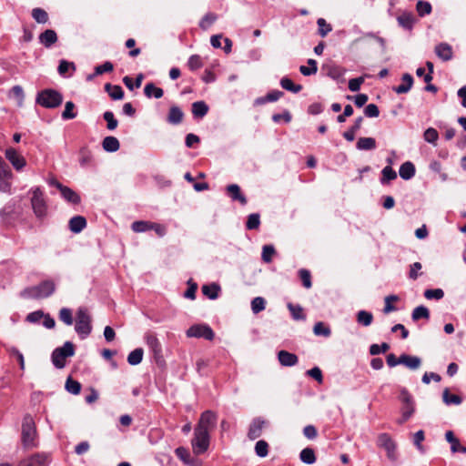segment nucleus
I'll list each match as a JSON object with an SVG mask.
<instances>
[{
	"label": "nucleus",
	"instance_id": "f257e3e1",
	"mask_svg": "<svg viewBox=\"0 0 466 466\" xmlns=\"http://www.w3.org/2000/svg\"><path fill=\"white\" fill-rule=\"evenodd\" d=\"M56 290V285L52 280H44L36 286L25 289L21 296L25 299H39L51 296Z\"/></svg>",
	"mask_w": 466,
	"mask_h": 466
},
{
	"label": "nucleus",
	"instance_id": "f03ea898",
	"mask_svg": "<svg viewBox=\"0 0 466 466\" xmlns=\"http://www.w3.org/2000/svg\"><path fill=\"white\" fill-rule=\"evenodd\" d=\"M75 330L82 339L92 332V318L85 307L78 308L76 311Z\"/></svg>",
	"mask_w": 466,
	"mask_h": 466
},
{
	"label": "nucleus",
	"instance_id": "7ed1b4c3",
	"mask_svg": "<svg viewBox=\"0 0 466 466\" xmlns=\"http://www.w3.org/2000/svg\"><path fill=\"white\" fill-rule=\"evenodd\" d=\"M36 428L33 417L29 414L25 415L22 422V443L24 447H36Z\"/></svg>",
	"mask_w": 466,
	"mask_h": 466
},
{
	"label": "nucleus",
	"instance_id": "20e7f679",
	"mask_svg": "<svg viewBox=\"0 0 466 466\" xmlns=\"http://www.w3.org/2000/svg\"><path fill=\"white\" fill-rule=\"evenodd\" d=\"M62 102V94L55 89H44L36 96V103L46 108H56Z\"/></svg>",
	"mask_w": 466,
	"mask_h": 466
},
{
	"label": "nucleus",
	"instance_id": "39448f33",
	"mask_svg": "<svg viewBox=\"0 0 466 466\" xmlns=\"http://www.w3.org/2000/svg\"><path fill=\"white\" fill-rule=\"evenodd\" d=\"M75 354V345L71 341H66L62 347L53 350L51 359L52 363L57 369H63L66 366V359Z\"/></svg>",
	"mask_w": 466,
	"mask_h": 466
},
{
	"label": "nucleus",
	"instance_id": "423d86ee",
	"mask_svg": "<svg viewBox=\"0 0 466 466\" xmlns=\"http://www.w3.org/2000/svg\"><path fill=\"white\" fill-rule=\"evenodd\" d=\"M31 205L35 217L39 219L44 218L47 213V206L44 198V193L39 187L32 189Z\"/></svg>",
	"mask_w": 466,
	"mask_h": 466
},
{
	"label": "nucleus",
	"instance_id": "0eeeda50",
	"mask_svg": "<svg viewBox=\"0 0 466 466\" xmlns=\"http://www.w3.org/2000/svg\"><path fill=\"white\" fill-rule=\"evenodd\" d=\"M209 446V433L207 430L195 429L192 440L193 451L196 454L204 453Z\"/></svg>",
	"mask_w": 466,
	"mask_h": 466
},
{
	"label": "nucleus",
	"instance_id": "6e6552de",
	"mask_svg": "<svg viewBox=\"0 0 466 466\" xmlns=\"http://www.w3.org/2000/svg\"><path fill=\"white\" fill-rule=\"evenodd\" d=\"M188 338H204L212 340L215 337L213 329L206 324H196L191 326L186 332Z\"/></svg>",
	"mask_w": 466,
	"mask_h": 466
},
{
	"label": "nucleus",
	"instance_id": "1a4fd4ad",
	"mask_svg": "<svg viewBox=\"0 0 466 466\" xmlns=\"http://www.w3.org/2000/svg\"><path fill=\"white\" fill-rule=\"evenodd\" d=\"M5 155L6 159L12 164V166L16 170L19 171L25 167L26 161L25 157L22 155H20L15 148H7L5 152Z\"/></svg>",
	"mask_w": 466,
	"mask_h": 466
},
{
	"label": "nucleus",
	"instance_id": "9d476101",
	"mask_svg": "<svg viewBox=\"0 0 466 466\" xmlns=\"http://www.w3.org/2000/svg\"><path fill=\"white\" fill-rule=\"evenodd\" d=\"M50 462L49 455L44 452H38L30 458L21 461L22 466H48Z\"/></svg>",
	"mask_w": 466,
	"mask_h": 466
},
{
	"label": "nucleus",
	"instance_id": "9b49d317",
	"mask_svg": "<svg viewBox=\"0 0 466 466\" xmlns=\"http://www.w3.org/2000/svg\"><path fill=\"white\" fill-rule=\"evenodd\" d=\"M322 70L325 71L326 75L328 76H329L330 78L337 80V81H339V80H341V82L344 81L343 76L346 72L345 68H343L339 66H337L335 64H327V65H323Z\"/></svg>",
	"mask_w": 466,
	"mask_h": 466
},
{
	"label": "nucleus",
	"instance_id": "f8f14e48",
	"mask_svg": "<svg viewBox=\"0 0 466 466\" xmlns=\"http://www.w3.org/2000/svg\"><path fill=\"white\" fill-rule=\"evenodd\" d=\"M397 22L404 30L411 31L417 19L411 12H402L397 16Z\"/></svg>",
	"mask_w": 466,
	"mask_h": 466
},
{
	"label": "nucleus",
	"instance_id": "ddd939ff",
	"mask_svg": "<svg viewBox=\"0 0 466 466\" xmlns=\"http://www.w3.org/2000/svg\"><path fill=\"white\" fill-rule=\"evenodd\" d=\"M217 417L211 410L204 411L199 419L198 424L195 429L207 430L208 431L209 427H213L216 424Z\"/></svg>",
	"mask_w": 466,
	"mask_h": 466
},
{
	"label": "nucleus",
	"instance_id": "4468645a",
	"mask_svg": "<svg viewBox=\"0 0 466 466\" xmlns=\"http://www.w3.org/2000/svg\"><path fill=\"white\" fill-rule=\"evenodd\" d=\"M267 421L261 418H255L248 429V436L250 440H256L260 437L262 429L266 425Z\"/></svg>",
	"mask_w": 466,
	"mask_h": 466
},
{
	"label": "nucleus",
	"instance_id": "2eb2a0df",
	"mask_svg": "<svg viewBox=\"0 0 466 466\" xmlns=\"http://www.w3.org/2000/svg\"><path fill=\"white\" fill-rule=\"evenodd\" d=\"M78 161L82 167L95 166V159L92 151L87 147H82L78 152Z\"/></svg>",
	"mask_w": 466,
	"mask_h": 466
},
{
	"label": "nucleus",
	"instance_id": "dca6fc26",
	"mask_svg": "<svg viewBox=\"0 0 466 466\" xmlns=\"http://www.w3.org/2000/svg\"><path fill=\"white\" fill-rule=\"evenodd\" d=\"M436 56L442 61H450L453 56V51L448 43H441L435 46Z\"/></svg>",
	"mask_w": 466,
	"mask_h": 466
},
{
	"label": "nucleus",
	"instance_id": "f3484780",
	"mask_svg": "<svg viewBox=\"0 0 466 466\" xmlns=\"http://www.w3.org/2000/svg\"><path fill=\"white\" fill-rule=\"evenodd\" d=\"M278 360L284 367H292L299 362L298 356L287 350H279L278 352Z\"/></svg>",
	"mask_w": 466,
	"mask_h": 466
},
{
	"label": "nucleus",
	"instance_id": "a211bd4d",
	"mask_svg": "<svg viewBox=\"0 0 466 466\" xmlns=\"http://www.w3.org/2000/svg\"><path fill=\"white\" fill-rule=\"evenodd\" d=\"M226 190L232 200L238 201L243 206L247 204V198L242 194L238 185L230 184L226 187Z\"/></svg>",
	"mask_w": 466,
	"mask_h": 466
},
{
	"label": "nucleus",
	"instance_id": "6ab92c4d",
	"mask_svg": "<svg viewBox=\"0 0 466 466\" xmlns=\"http://www.w3.org/2000/svg\"><path fill=\"white\" fill-rule=\"evenodd\" d=\"M39 42L46 47L50 48L57 42V35L53 29H46L39 35Z\"/></svg>",
	"mask_w": 466,
	"mask_h": 466
},
{
	"label": "nucleus",
	"instance_id": "aec40b11",
	"mask_svg": "<svg viewBox=\"0 0 466 466\" xmlns=\"http://www.w3.org/2000/svg\"><path fill=\"white\" fill-rule=\"evenodd\" d=\"M145 341L149 349L153 351V353L157 356L161 354L162 347L156 334L153 332H147L145 334Z\"/></svg>",
	"mask_w": 466,
	"mask_h": 466
},
{
	"label": "nucleus",
	"instance_id": "412c9836",
	"mask_svg": "<svg viewBox=\"0 0 466 466\" xmlns=\"http://www.w3.org/2000/svg\"><path fill=\"white\" fill-rule=\"evenodd\" d=\"M445 439H446V441L449 443H451V452H453V453H456V452L466 453V447L462 446L460 443L459 439L455 437L453 431H446Z\"/></svg>",
	"mask_w": 466,
	"mask_h": 466
},
{
	"label": "nucleus",
	"instance_id": "4be33fe9",
	"mask_svg": "<svg viewBox=\"0 0 466 466\" xmlns=\"http://www.w3.org/2000/svg\"><path fill=\"white\" fill-rule=\"evenodd\" d=\"M400 364L406 366L410 370H417L421 365V360L420 358L417 356H411L408 354H401L400 356Z\"/></svg>",
	"mask_w": 466,
	"mask_h": 466
},
{
	"label": "nucleus",
	"instance_id": "5701e85b",
	"mask_svg": "<svg viewBox=\"0 0 466 466\" xmlns=\"http://www.w3.org/2000/svg\"><path fill=\"white\" fill-rule=\"evenodd\" d=\"M184 113L177 106H172L169 108L167 121L171 125H178L183 121Z\"/></svg>",
	"mask_w": 466,
	"mask_h": 466
},
{
	"label": "nucleus",
	"instance_id": "b1692460",
	"mask_svg": "<svg viewBox=\"0 0 466 466\" xmlns=\"http://www.w3.org/2000/svg\"><path fill=\"white\" fill-rule=\"evenodd\" d=\"M86 227V219L83 216H75L70 218L68 228L73 233H80Z\"/></svg>",
	"mask_w": 466,
	"mask_h": 466
},
{
	"label": "nucleus",
	"instance_id": "393cba45",
	"mask_svg": "<svg viewBox=\"0 0 466 466\" xmlns=\"http://www.w3.org/2000/svg\"><path fill=\"white\" fill-rule=\"evenodd\" d=\"M401 80H402V84L401 85L393 87V90L397 94L408 93L410 90V88H411V86L413 85V77L409 73L403 74L402 77H401Z\"/></svg>",
	"mask_w": 466,
	"mask_h": 466
},
{
	"label": "nucleus",
	"instance_id": "a878e982",
	"mask_svg": "<svg viewBox=\"0 0 466 466\" xmlns=\"http://www.w3.org/2000/svg\"><path fill=\"white\" fill-rule=\"evenodd\" d=\"M415 166L410 161L404 162L399 170L400 177L404 180H409L415 176Z\"/></svg>",
	"mask_w": 466,
	"mask_h": 466
},
{
	"label": "nucleus",
	"instance_id": "bb28decb",
	"mask_svg": "<svg viewBox=\"0 0 466 466\" xmlns=\"http://www.w3.org/2000/svg\"><path fill=\"white\" fill-rule=\"evenodd\" d=\"M102 147L105 151L113 153L119 149L120 143L116 137L108 136L103 139Z\"/></svg>",
	"mask_w": 466,
	"mask_h": 466
},
{
	"label": "nucleus",
	"instance_id": "cd10ccee",
	"mask_svg": "<svg viewBox=\"0 0 466 466\" xmlns=\"http://www.w3.org/2000/svg\"><path fill=\"white\" fill-rule=\"evenodd\" d=\"M62 197L68 202L72 203V204H79L80 201H81V198L80 196L76 192L74 191L72 188L65 186L64 187L61 188V191H60Z\"/></svg>",
	"mask_w": 466,
	"mask_h": 466
},
{
	"label": "nucleus",
	"instance_id": "c85d7f7f",
	"mask_svg": "<svg viewBox=\"0 0 466 466\" xmlns=\"http://www.w3.org/2000/svg\"><path fill=\"white\" fill-rule=\"evenodd\" d=\"M208 112V106L204 101H197L192 104V114L195 118H202Z\"/></svg>",
	"mask_w": 466,
	"mask_h": 466
},
{
	"label": "nucleus",
	"instance_id": "c756f323",
	"mask_svg": "<svg viewBox=\"0 0 466 466\" xmlns=\"http://www.w3.org/2000/svg\"><path fill=\"white\" fill-rule=\"evenodd\" d=\"M105 90L113 100H120L124 97V91L120 86L106 83L105 85Z\"/></svg>",
	"mask_w": 466,
	"mask_h": 466
},
{
	"label": "nucleus",
	"instance_id": "7c9ffc66",
	"mask_svg": "<svg viewBox=\"0 0 466 466\" xmlns=\"http://www.w3.org/2000/svg\"><path fill=\"white\" fill-rule=\"evenodd\" d=\"M220 287L217 283L204 285L202 287V293L209 299H216L218 298Z\"/></svg>",
	"mask_w": 466,
	"mask_h": 466
},
{
	"label": "nucleus",
	"instance_id": "2f4dec72",
	"mask_svg": "<svg viewBox=\"0 0 466 466\" xmlns=\"http://www.w3.org/2000/svg\"><path fill=\"white\" fill-rule=\"evenodd\" d=\"M113 69H114L113 64L109 61H106L102 65L96 66L95 67L94 74L88 75L86 79L88 81H91L95 76L102 75L104 73H109V72L113 71Z\"/></svg>",
	"mask_w": 466,
	"mask_h": 466
},
{
	"label": "nucleus",
	"instance_id": "473e14b6",
	"mask_svg": "<svg viewBox=\"0 0 466 466\" xmlns=\"http://www.w3.org/2000/svg\"><path fill=\"white\" fill-rule=\"evenodd\" d=\"M378 445L383 448L386 451H390V449L396 448L395 442L387 433H381L379 435Z\"/></svg>",
	"mask_w": 466,
	"mask_h": 466
},
{
	"label": "nucleus",
	"instance_id": "72a5a7b5",
	"mask_svg": "<svg viewBox=\"0 0 466 466\" xmlns=\"http://www.w3.org/2000/svg\"><path fill=\"white\" fill-rule=\"evenodd\" d=\"M356 147L359 150H372L376 148V140L373 137H360Z\"/></svg>",
	"mask_w": 466,
	"mask_h": 466
},
{
	"label": "nucleus",
	"instance_id": "f704fd0d",
	"mask_svg": "<svg viewBox=\"0 0 466 466\" xmlns=\"http://www.w3.org/2000/svg\"><path fill=\"white\" fill-rule=\"evenodd\" d=\"M144 93L147 97L154 96L160 98L164 95V91L160 87H157L153 83H147L144 87Z\"/></svg>",
	"mask_w": 466,
	"mask_h": 466
},
{
	"label": "nucleus",
	"instance_id": "c9c22d12",
	"mask_svg": "<svg viewBox=\"0 0 466 466\" xmlns=\"http://www.w3.org/2000/svg\"><path fill=\"white\" fill-rule=\"evenodd\" d=\"M144 350L142 348H137L134 350H132L128 356H127V362L132 365L136 366L141 363L143 360Z\"/></svg>",
	"mask_w": 466,
	"mask_h": 466
},
{
	"label": "nucleus",
	"instance_id": "e433bc0d",
	"mask_svg": "<svg viewBox=\"0 0 466 466\" xmlns=\"http://www.w3.org/2000/svg\"><path fill=\"white\" fill-rule=\"evenodd\" d=\"M442 400L446 405H460L462 402V399L459 395L451 394L448 388L443 390Z\"/></svg>",
	"mask_w": 466,
	"mask_h": 466
},
{
	"label": "nucleus",
	"instance_id": "4c0bfd02",
	"mask_svg": "<svg viewBox=\"0 0 466 466\" xmlns=\"http://www.w3.org/2000/svg\"><path fill=\"white\" fill-rule=\"evenodd\" d=\"M280 86L282 88L288 90V91H290L294 94H297L299 92H300L302 90V86L301 85H296L293 83V81L285 76V77H282L281 80H280Z\"/></svg>",
	"mask_w": 466,
	"mask_h": 466
},
{
	"label": "nucleus",
	"instance_id": "58836bf2",
	"mask_svg": "<svg viewBox=\"0 0 466 466\" xmlns=\"http://www.w3.org/2000/svg\"><path fill=\"white\" fill-rule=\"evenodd\" d=\"M373 321V315L367 310H360L357 313V322L364 327L370 326Z\"/></svg>",
	"mask_w": 466,
	"mask_h": 466
},
{
	"label": "nucleus",
	"instance_id": "ea45409f",
	"mask_svg": "<svg viewBox=\"0 0 466 466\" xmlns=\"http://www.w3.org/2000/svg\"><path fill=\"white\" fill-rule=\"evenodd\" d=\"M300 460L306 464H313L316 461L315 451L312 448H305L300 451Z\"/></svg>",
	"mask_w": 466,
	"mask_h": 466
},
{
	"label": "nucleus",
	"instance_id": "a19ab883",
	"mask_svg": "<svg viewBox=\"0 0 466 466\" xmlns=\"http://www.w3.org/2000/svg\"><path fill=\"white\" fill-rule=\"evenodd\" d=\"M288 309L290 311L292 318L296 320H304L306 319V315L303 311V309L300 305H294L292 303L288 304Z\"/></svg>",
	"mask_w": 466,
	"mask_h": 466
},
{
	"label": "nucleus",
	"instance_id": "79ce46f5",
	"mask_svg": "<svg viewBox=\"0 0 466 466\" xmlns=\"http://www.w3.org/2000/svg\"><path fill=\"white\" fill-rule=\"evenodd\" d=\"M411 318L414 321L419 320L420 319H429L430 311L425 306H418L413 309Z\"/></svg>",
	"mask_w": 466,
	"mask_h": 466
},
{
	"label": "nucleus",
	"instance_id": "37998d69",
	"mask_svg": "<svg viewBox=\"0 0 466 466\" xmlns=\"http://www.w3.org/2000/svg\"><path fill=\"white\" fill-rule=\"evenodd\" d=\"M32 17L38 24H46L48 21V14L40 7H35L32 10Z\"/></svg>",
	"mask_w": 466,
	"mask_h": 466
},
{
	"label": "nucleus",
	"instance_id": "c03bdc74",
	"mask_svg": "<svg viewBox=\"0 0 466 466\" xmlns=\"http://www.w3.org/2000/svg\"><path fill=\"white\" fill-rule=\"evenodd\" d=\"M308 65L309 66H300V73L306 76L315 75L318 71L317 61L310 58L308 60Z\"/></svg>",
	"mask_w": 466,
	"mask_h": 466
},
{
	"label": "nucleus",
	"instance_id": "a18cd8bd",
	"mask_svg": "<svg viewBox=\"0 0 466 466\" xmlns=\"http://www.w3.org/2000/svg\"><path fill=\"white\" fill-rule=\"evenodd\" d=\"M381 174H382V177L380 178L381 184H387L390 180H393L397 177L396 171L390 166L385 167L382 169Z\"/></svg>",
	"mask_w": 466,
	"mask_h": 466
},
{
	"label": "nucleus",
	"instance_id": "49530a36",
	"mask_svg": "<svg viewBox=\"0 0 466 466\" xmlns=\"http://www.w3.org/2000/svg\"><path fill=\"white\" fill-rule=\"evenodd\" d=\"M151 226L152 222L150 221L138 220L132 223L131 228L134 232L141 233L151 230Z\"/></svg>",
	"mask_w": 466,
	"mask_h": 466
},
{
	"label": "nucleus",
	"instance_id": "de8ad7c7",
	"mask_svg": "<svg viewBox=\"0 0 466 466\" xmlns=\"http://www.w3.org/2000/svg\"><path fill=\"white\" fill-rule=\"evenodd\" d=\"M423 138L426 142L436 146L439 139V133L435 128L429 127L424 131Z\"/></svg>",
	"mask_w": 466,
	"mask_h": 466
},
{
	"label": "nucleus",
	"instance_id": "09e8293b",
	"mask_svg": "<svg viewBox=\"0 0 466 466\" xmlns=\"http://www.w3.org/2000/svg\"><path fill=\"white\" fill-rule=\"evenodd\" d=\"M75 108V104L72 101H67L65 105V110L62 113V118L64 120L74 119L76 116Z\"/></svg>",
	"mask_w": 466,
	"mask_h": 466
},
{
	"label": "nucleus",
	"instance_id": "8fccbe9b",
	"mask_svg": "<svg viewBox=\"0 0 466 466\" xmlns=\"http://www.w3.org/2000/svg\"><path fill=\"white\" fill-rule=\"evenodd\" d=\"M313 332L316 336H323L326 338L329 337L331 334L330 329L321 321L314 325Z\"/></svg>",
	"mask_w": 466,
	"mask_h": 466
},
{
	"label": "nucleus",
	"instance_id": "3c124183",
	"mask_svg": "<svg viewBox=\"0 0 466 466\" xmlns=\"http://www.w3.org/2000/svg\"><path fill=\"white\" fill-rule=\"evenodd\" d=\"M399 297L397 295H389L384 299L385 306L383 308V313L389 314L392 311L397 310V308L392 304V302L398 301Z\"/></svg>",
	"mask_w": 466,
	"mask_h": 466
},
{
	"label": "nucleus",
	"instance_id": "603ef678",
	"mask_svg": "<svg viewBox=\"0 0 466 466\" xmlns=\"http://www.w3.org/2000/svg\"><path fill=\"white\" fill-rule=\"evenodd\" d=\"M260 225V217L258 213L250 214L248 217L247 222H246V228L248 230L258 229Z\"/></svg>",
	"mask_w": 466,
	"mask_h": 466
},
{
	"label": "nucleus",
	"instance_id": "864d4df0",
	"mask_svg": "<svg viewBox=\"0 0 466 466\" xmlns=\"http://www.w3.org/2000/svg\"><path fill=\"white\" fill-rule=\"evenodd\" d=\"M416 10L420 16H424L431 13V5L429 2L420 0L416 4Z\"/></svg>",
	"mask_w": 466,
	"mask_h": 466
},
{
	"label": "nucleus",
	"instance_id": "5fc2aeb1",
	"mask_svg": "<svg viewBox=\"0 0 466 466\" xmlns=\"http://www.w3.org/2000/svg\"><path fill=\"white\" fill-rule=\"evenodd\" d=\"M65 387L68 392L74 395H77L81 390V384L70 377L66 380Z\"/></svg>",
	"mask_w": 466,
	"mask_h": 466
},
{
	"label": "nucleus",
	"instance_id": "6e6d98bb",
	"mask_svg": "<svg viewBox=\"0 0 466 466\" xmlns=\"http://www.w3.org/2000/svg\"><path fill=\"white\" fill-rule=\"evenodd\" d=\"M218 16L214 13L206 14L199 23V26L203 30H207L216 20Z\"/></svg>",
	"mask_w": 466,
	"mask_h": 466
},
{
	"label": "nucleus",
	"instance_id": "4d7b16f0",
	"mask_svg": "<svg viewBox=\"0 0 466 466\" xmlns=\"http://www.w3.org/2000/svg\"><path fill=\"white\" fill-rule=\"evenodd\" d=\"M103 118L106 122L107 129L114 130V129L116 128V127L118 125V121L115 118V116H114L113 112L106 111L103 114Z\"/></svg>",
	"mask_w": 466,
	"mask_h": 466
},
{
	"label": "nucleus",
	"instance_id": "13d9d810",
	"mask_svg": "<svg viewBox=\"0 0 466 466\" xmlns=\"http://www.w3.org/2000/svg\"><path fill=\"white\" fill-rule=\"evenodd\" d=\"M59 319L63 321L66 325L70 326L73 324V316L72 310L67 308H63L59 311Z\"/></svg>",
	"mask_w": 466,
	"mask_h": 466
},
{
	"label": "nucleus",
	"instance_id": "bf43d9fd",
	"mask_svg": "<svg viewBox=\"0 0 466 466\" xmlns=\"http://www.w3.org/2000/svg\"><path fill=\"white\" fill-rule=\"evenodd\" d=\"M266 301L262 297H256L251 301V309L253 313L258 314L265 309Z\"/></svg>",
	"mask_w": 466,
	"mask_h": 466
},
{
	"label": "nucleus",
	"instance_id": "052dcab7",
	"mask_svg": "<svg viewBox=\"0 0 466 466\" xmlns=\"http://www.w3.org/2000/svg\"><path fill=\"white\" fill-rule=\"evenodd\" d=\"M255 451L258 457L264 458L268 453V444L265 441H258L255 445Z\"/></svg>",
	"mask_w": 466,
	"mask_h": 466
},
{
	"label": "nucleus",
	"instance_id": "680f3d73",
	"mask_svg": "<svg viewBox=\"0 0 466 466\" xmlns=\"http://www.w3.org/2000/svg\"><path fill=\"white\" fill-rule=\"evenodd\" d=\"M299 276L306 289H310L312 287L311 275L309 270L301 268L299 270Z\"/></svg>",
	"mask_w": 466,
	"mask_h": 466
},
{
	"label": "nucleus",
	"instance_id": "e2e57ef3",
	"mask_svg": "<svg viewBox=\"0 0 466 466\" xmlns=\"http://www.w3.org/2000/svg\"><path fill=\"white\" fill-rule=\"evenodd\" d=\"M187 66L190 70L195 71L203 66V62L198 55H192L187 61Z\"/></svg>",
	"mask_w": 466,
	"mask_h": 466
},
{
	"label": "nucleus",
	"instance_id": "0e129e2a",
	"mask_svg": "<svg viewBox=\"0 0 466 466\" xmlns=\"http://www.w3.org/2000/svg\"><path fill=\"white\" fill-rule=\"evenodd\" d=\"M317 24L319 27V34L322 37H325L332 30L331 25L328 24L324 18H319Z\"/></svg>",
	"mask_w": 466,
	"mask_h": 466
},
{
	"label": "nucleus",
	"instance_id": "69168bd1",
	"mask_svg": "<svg viewBox=\"0 0 466 466\" xmlns=\"http://www.w3.org/2000/svg\"><path fill=\"white\" fill-rule=\"evenodd\" d=\"M424 297L427 299H441L444 297V291L441 289H426Z\"/></svg>",
	"mask_w": 466,
	"mask_h": 466
},
{
	"label": "nucleus",
	"instance_id": "338daca9",
	"mask_svg": "<svg viewBox=\"0 0 466 466\" xmlns=\"http://www.w3.org/2000/svg\"><path fill=\"white\" fill-rule=\"evenodd\" d=\"M72 69L73 71L76 70V66L73 62H68L66 60H60L57 71L61 76H65L69 69Z\"/></svg>",
	"mask_w": 466,
	"mask_h": 466
},
{
	"label": "nucleus",
	"instance_id": "774afa93",
	"mask_svg": "<svg viewBox=\"0 0 466 466\" xmlns=\"http://www.w3.org/2000/svg\"><path fill=\"white\" fill-rule=\"evenodd\" d=\"M275 254V248L271 245H265L262 248V259L266 263L272 261V257Z\"/></svg>",
	"mask_w": 466,
	"mask_h": 466
}]
</instances>
